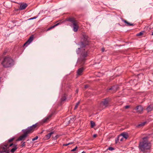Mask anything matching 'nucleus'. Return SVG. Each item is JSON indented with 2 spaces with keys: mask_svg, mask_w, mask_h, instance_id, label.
I'll return each mask as SVG.
<instances>
[{
  "mask_svg": "<svg viewBox=\"0 0 153 153\" xmlns=\"http://www.w3.org/2000/svg\"><path fill=\"white\" fill-rule=\"evenodd\" d=\"M89 86L88 85H86L85 86V88H86L88 87Z\"/></svg>",
  "mask_w": 153,
  "mask_h": 153,
  "instance_id": "36",
  "label": "nucleus"
},
{
  "mask_svg": "<svg viewBox=\"0 0 153 153\" xmlns=\"http://www.w3.org/2000/svg\"><path fill=\"white\" fill-rule=\"evenodd\" d=\"M54 133L53 131L51 132L50 133L45 135L44 137V139L45 140H47L50 138L52 134Z\"/></svg>",
  "mask_w": 153,
  "mask_h": 153,
  "instance_id": "14",
  "label": "nucleus"
},
{
  "mask_svg": "<svg viewBox=\"0 0 153 153\" xmlns=\"http://www.w3.org/2000/svg\"><path fill=\"white\" fill-rule=\"evenodd\" d=\"M119 140H120L118 139V137L115 140V143H117Z\"/></svg>",
  "mask_w": 153,
  "mask_h": 153,
  "instance_id": "33",
  "label": "nucleus"
},
{
  "mask_svg": "<svg viewBox=\"0 0 153 153\" xmlns=\"http://www.w3.org/2000/svg\"><path fill=\"white\" fill-rule=\"evenodd\" d=\"M59 23H57V24L53 25V26H51V27H49V28H48L47 31H48V30H51V29L54 28L55 27H56V26H57L58 25H59Z\"/></svg>",
  "mask_w": 153,
  "mask_h": 153,
  "instance_id": "20",
  "label": "nucleus"
},
{
  "mask_svg": "<svg viewBox=\"0 0 153 153\" xmlns=\"http://www.w3.org/2000/svg\"><path fill=\"white\" fill-rule=\"evenodd\" d=\"M93 137L94 138L96 137H97V135L96 134H94L93 135Z\"/></svg>",
  "mask_w": 153,
  "mask_h": 153,
  "instance_id": "37",
  "label": "nucleus"
},
{
  "mask_svg": "<svg viewBox=\"0 0 153 153\" xmlns=\"http://www.w3.org/2000/svg\"><path fill=\"white\" fill-rule=\"evenodd\" d=\"M84 70V68L83 67L79 68L77 71V75L78 76L81 75Z\"/></svg>",
  "mask_w": 153,
  "mask_h": 153,
  "instance_id": "12",
  "label": "nucleus"
},
{
  "mask_svg": "<svg viewBox=\"0 0 153 153\" xmlns=\"http://www.w3.org/2000/svg\"><path fill=\"white\" fill-rule=\"evenodd\" d=\"M91 127L93 128L95 126V123L93 121H91Z\"/></svg>",
  "mask_w": 153,
  "mask_h": 153,
  "instance_id": "24",
  "label": "nucleus"
},
{
  "mask_svg": "<svg viewBox=\"0 0 153 153\" xmlns=\"http://www.w3.org/2000/svg\"><path fill=\"white\" fill-rule=\"evenodd\" d=\"M37 17H38V16H36L33 17L31 18H30L28 19V20H31L32 19H36Z\"/></svg>",
  "mask_w": 153,
  "mask_h": 153,
  "instance_id": "28",
  "label": "nucleus"
},
{
  "mask_svg": "<svg viewBox=\"0 0 153 153\" xmlns=\"http://www.w3.org/2000/svg\"><path fill=\"white\" fill-rule=\"evenodd\" d=\"M108 149L110 151H112L114 150V148L112 147H109L108 148Z\"/></svg>",
  "mask_w": 153,
  "mask_h": 153,
  "instance_id": "30",
  "label": "nucleus"
},
{
  "mask_svg": "<svg viewBox=\"0 0 153 153\" xmlns=\"http://www.w3.org/2000/svg\"><path fill=\"white\" fill-rule=\"evenodd\" d=\"M87 51L81 54L80 57L78 59L77 62L81 65L84 64L86 60V58L87 56Z\"/></svg>",
  "mask_w": 153,
  "mask_h": 153,
  "instance_id": "5",
  "label": "nucleus"
},
{
  "mask_svg": "<svg viewBox=\"0 0 153 153\" xmlns=\"http://www.w3.org/2000/svg\"><path fill=\"white\" fill-rule=\"evenodd\" d=\"M104 50H105V49L104 48H102V52H103L104 51Z\"/></svg>",
  "mask_w": 153,
  "mask_h": 153,
  "instance_id": "39",
  "label": "nucleus"
},
{
  "mask_svg": "<svg viewBox=\"0 0 153 153\" xmlns=\"http://www.w3.org/2000/svg\"><path fill=\"white\" fill-rule=\"evenodd\" d=\"M151 145L148 141V137H145L143 138L142 142H140L139 148L141 151L144 153L149 152Z\"/></svg>",
  "mask_w": 153,
  "mask_h": 153,
  "instance_id": "1",
  "label": "nucleus"
},
{
  "mask_svg": "<svg viewBox=\"0 0 153 153\" xmlns=\"http://www.w3.org/2000/svg\"><path fill=\"white\" fill-rule=\"evenodd\" d=\"M38 136H36V137H34L32 139V140L33 141H34L35 140H36L37 139H38Z\"/></svg>",
  "mask_w": 153,
  "mask_h": 153,
  "instance_id": "32",
  "label": "nucleus"
},
{
  "mask_svg": "<svg viewBox=\"0 0 153 153\" xmlns=\"http://www.w3.org/2000/svg\"><path fill=\"white\" fill-rule=\"evenodd\" d=\"M81 153H85V151H83Z\"/></svg>",
  "mask_w": 153,
  "mask_h": 153,
  "instance_id": "40",
  "label": "nucleus"
},
{
  "mask_svg": "<svg viewBox=\"0 0 153 153\" xmlns=\"http://www.w3.org/2000/svg\"><path fill=\"white\" fill-rule=\"evenodd\" d=\"M80 103V102L79 101L78 102H77L76 104V105L75 106V107L74 108V109L75 110L78 107L79 104Z\"/></svg>",
  "mask_w": 153,
  "mask_h": 153,
  "instance_id": "25",
  "label": "nucleus"
},
{
  "mask_svg": "<svg viewBox=\"0 0 153 153\" xmlns=\"http://www.w3.org/2000/svg\"><path fill=\"white\" fill-rule=\"evenodd\" d=\"M118 139L120 141H123L124 140V138L122 136V135H120L118 136Z\"/></svg>",
  "mask_w": 153,
  "mask_h": 153,
  "instance_id": "22",
  "label": "nucleus"
},
{
  "mask_svg": "<svg viewBox=\"0 0 153 153\" xmlns=\"http://www.w3.org/2000/svg\"><path fill=\"white\" fill-rule=\"evenodd\" d=\"M143 34V32H141L137 34L136 36H142Z\"/></svg>",
  "mask_w": 153,
  "mask_h": 153,
  "instance_id": "27",
  "label": "nucleus"
},
{
  "mask_svg": "<svg viewBox=\"0 0 153 153\" xmlns=\"http://www.w3.org/2000/svg\"><path fill=\"white\" fill-rule=\"evenodd\" d=\"M120 135H122L123 138L125 139V140H126L128 138V134L125 132L122 133Z\"/></svg>",
  "mask_w": 153,
  "mask_h": 153,
  "instance_id": "16",
  "label": "nucleus"
},
{
  "mask_svg": "<svg viewBox=\"0 0 153 153\" xmlns=\"http://www.w3.org/2000/svg\"><path fill=\"white\" fill-rule=\"evenodd\" d=\"M111 100L109 98H107L103 100L100 103V106L102 108H104L108 105L109 102Z\"/></svg>",
  "mask_w": 153,
  "mask_h": 153,
  "instance_id": "7",
  "label": "nucleus"
},
{
  "mask_svg": "<svg viewBox=\"0 0 153 153\" xmlns=\"http://www.w3.org/2000/svg\"><path fill=\"white\" fill-rule=\"evenodd\" d=\"M77 146H76V147L74 149H73L71 150V151H74L76 150V149H77Z\"/></svg>",
  "mask_w": 153,
  "mask_h": 153,
  "instance_id": "34",
  "label": "nucleus"
},
{
  "mask_svg": "<svg viewBox=\"0 0 153 153\" xmlns=\"http://www.w3.org/2000/svg\"><path fill=\"white\" fill-rule=\"evenodd\" d=\"M78 92V91L77 90L76 91V92Z\"/></svg>",
  "mask_w": 153,
  "mask_h": 153,
  "instance_id": "41",
  "label": "nucleus"
},
{
  "mask_svg": "<svg viewBox=\"0 0 153 153\" xmlns=\"http://www.w3.org/2000/svg\"><path fill=\"white\" fill-rule=\"evenodd\" d=\"M129 107V105H126L125 106V108L126 109H127V108H128Z\"/></svg>",
  "mask_w": 153,
  "mask_h": 153,
  "instance_id": "35",
  "label": "nucleus"
},
{
  "mask_svg": "<svg viewBox=\"0 0 153 153\" xmlns=\"http://www.w3.org/2000/svg\"><path fill=\"white\" fill-rule=\"evenodd\" d=\"M27 6V5L26 3H22L20 5L19 9L21 10L25 9Z\"/></svg>",
  "mask_w": 153,
  "mask_h": 153,
  "instance_id": "13",
  "label": "nucleus"
},
{
  "mask_svg": "<svg viewBox=\"0 0 153 153\" xmlns=\"http://www.w3.org/2000/svg\"><path fill=\"white\" fill-rule=\"evenodd\" d=\"M146 109L148 112H150L153 110V106L152 105H149L146 108Z\"/></svg>",
  "mask_w": 153,
  "mask_h": 153,
  "instance_id": "17",
  "label": "nucleus"
},
{
  "mask_svg": "<svg viewBox=\"0 0 153 153\" xmlns=\"http://www.w3.org/2000/svg\"><path fill=\"white\" fill-rule=\"evenodd\" d=\"M73 143H74V142L70 143H68V144H63V146H67L69 144H73Z\"/></svg>",
  "mask_w": 153,
  "mask_h": 153,
  "instance_id": "29",
  "label": "nucleus"
},
{
  "mask_svg": "<svg viewBox=\"0 0 153 153\" xmlns=\"http://www.w3.org/2000/svg\"><path fill=\"white\" fill-rule=\"evenodd\" d=\"M118 87V86L117 85L113 86L111 87V88H109L107 89V91H108L109 90H111L112 91V92L114 93L117 90Z\"/></svg>",
  "mask_w": 153,
  "mask_h": 153,
  "instance_id": "10",
  "label": "nucleus"
},
{
  "mask_svg": "<svg viewBox=\"0 0 153 153\" xmlns=\"http://www.w3.org/2000/svg\"><path fill=\"white\" fill-rule=\"evenodd\" d=\"M66 99V96L65 95L63 96L61 99V101L62 102L65 101Z\"/></svg>",
  "mask_w": 153,
  "mask_h": 153,
  "instance_id": "23",
  "label": "nucleus"
},
{
  "mask_svg": "<svg viewBox=\"0 0 153 153\" xmlns=\"http://www.w3.org/2000/svg\"><path fill=\"white\" fill-rule=\"evenodd\" d=\"M1 148L3 149L4 152H6L7 150V149L9 148L8 143H5L2 146Z\"/></svg>",
  "mask_w": 153,
  "mask_h": 153,
  "instance_id": "15",
  "label": "nucleus"
},
{
  "mask_svg": "<svg viewBox=\"0 0 153 153\" xmlns=\"http://www.w3.org/2000/svg\"><path fill=\"white\" fill-rule=\"evenodd\" d=\"M14 139H15L14 137H13V138H12L9 139L8 140L7 143H10V142H12L14 140Z\"/></svg>",
  "mask_w": 153,
  "mask_h": 153,
  "instance_id": "26",
  "label": "nucleus"
},
{
  "mask_svg": "<svg viewBox=\"0 0 153 153\" xmlns=\"http://www.w3.org/2000/svg\"><path fill=\"white\" fill-rule=\"evenodd\" d=\"M67 21L70 22L73 25V30L75 32H76L79 27L78 22L73 17H70L67 19Z\"/></svg>",
  "mask_w": 153,
  "mask_h": 153,
  "instance_id": "4",
  "label": "nucleus"
},
{
  "mask_svg": "<svg viewBox=\"0 0 153 153\" xmlns=\"http://www.w3.org/2000/svg\"><path fill=\"white\" fill-rule=\"evenodd\" d=\"M25 142H22L21 143V146L22 147L24 146H25Z\"/></svg>",
  "mask_w": 153,
  "mask_h": 153,
  "instance_id": "31",
  "label": "nucleus"
},
{
  "mask_svg": "<svg viewBox=\"0 0 153 153\" xmlns=\"http://www.w3.org/2000/svg\"><path fill=\"white\" fill-rule=\"evenodd\" d=\"M147 123L146 121L144 122L143 123H141L140 124H139L137 126L138 127H142L144 126L145 124Z\"/></svg>",
  "mask_w": 153,
  "mask_h": 153,
  "instance_id": "21",
  "label": "nucleus"
},
{
  "mask_svg": "<svg viewBox=\"0 0 153 153\" xmlns=\"http://www.w3.org/2000/svg\"><path fill=\"white\" fill-rule=\"evenodd\" d=\"M136 109L137 110V111L139 113H142L143 111V107L141 105H138L136 107Z\"/></svg>",
  "mask_w": 153,
  "mask_h": 153,
  "instance_id": "11",
  "label": "nucleus"
},
{
  "mask_svg": "<svg viewBox=\"0 0 153 153\" xmlns=\"http://www.w3.org/2000/svg\"><path fill=\"white\" fill-rule=\"evenodd\" d=\"M9 153V152H6V153Z\"/></svg>",
  "mask_w": 153,
  "mask_h": 153,
  "instance_id": "43",
  "label": "nucleus"
},
{
  "mask_svg": "<svg viewBox=\"0 0 153 153\" xmlns=\"http://www.w3.org/2000/svg\"><path fill=\"white\" fill-rule=\"evenodd\" d=\"M152 35H153V32L152 33Z\"/></svg>",
  "mask_w": 153,
  "mask_h": 153,
  "instance_id": "42",
  "label": "nucleus"
},
{
  "mask_svg": "<svg viewBox=\"0 0 153 153\" xmlns=\"http://www.w3.org/2000/svg\"><path fill=\"white\" fill-rule=\"evenodd\" d=\"M13 148L11 150L10 152L12 153H13L17 149V146L16 145L14 144L13 145Z\"/></svg>",
  "mask_w": 153,
  "mask_h": 153,
  "instance_id": "19",
  "label": "nucleus"
},
{
  "mask_svg": "<svg viewBox=\"0 0 153 153\" xmlns=\"http://www.w3.org/2000/svg\"><path fill=\"white\" fill-rule=\"evenodd\" d=\"M34 38V36L32 35L29 38L27 41L25 43L24 46H27L30 43L33 41Z\"/></svg>",
  "mask_w": 153,
  "mask_h": 153,
  "instance_id": "9",
  "label": "nucleus"
},
{
  "mask_svg": "<svg viewBox=\"0 0 153 153\" xmlns=\"http://www.w3.org/2000/svg\"><path fill=\"white\" fill-rule=\"evenodd\" d=\"M1 64L4 68H10L14 65V60L11 57L6 56L4 57Z\"/></svg>",
  "mask_w": 153,
  "mask_h": 153,
  "instance_id": "3",
  "label": "nucleus"
},
{
  "mask_svg": "<svg viewBox=\"0 0 153 153\" xmlns=\"http://www.w3.org/2000/svg\"><path fill=\"white\" fill-rule=\"evenodd\" d=\"M82 39L84 42H81L80 43V46L81 47H84L86 45H87L88 42V36L85 33L82 34Z\"/></svg>",
  "mask_w": 153,
  "mask_h": 153,
  "instance_id": "6",
  "label": "nucleus"
},
{
  "mask_svg": "<svg viewBox=\"0 0 153 153\" xmlns=\"http://www.w3.org/2000/svg\"><path fill=\"white\" fill-rule=\"evenodd\" d=\"M54 112H52L50 114L48 115L47 116L43 118L41 121V123L43 124L47 123L51 119V117L54 114Z\"/></svg>",
  "mask_w": 153,
  "mask_h": 153,
  "instance_id": "8",
  "label": "nucleus"
},
{
  "mask_svg": "<svg viewBox=\"0 0 153 153\" xmlns=\"http://www.w3.org/2000/svg\"><path fill=\"white\" fill-rule=\"evenodd\" d=\"M39 127L38 123H36L30 127H28L27 129L22 130L23 134L20 136L18 138L17 140L20 141L25 139L27 136L28 134L32 133L36 128Z\"/></svg>",
  "mask_w": 153,
  "mask_h": 153,
  "instance_id": "2",
  "label": "nucleus"
},
{
  "mask_svg": "<svg viewBox=\"0 0 153 153\" xmlns=\"http://www.w3.org/2000/svg\"><path fill=\"white\" fill-rule=\"evenodd\" d=\"M14 145V144H13V143H11L9 146V147H10V146H12V145L13 146Z\"/></svg>",
  "mask_w": 153,
  "mask_h": 153,
  "instance_id": "38",
  "label": "nucleus"
},
{
  "mask_svg": "<svg viewBox=\"0 0 153 153\" xmlns=\"http://www.w3.org/2000/svg\"><path fill=\"white\" fill-rule=\"evenodd\" d=\"M121 20L122 21L124 22L128 26L134 25V24H133L130 23L128 22L126 20L124 19L123 18L121 19Z\"/></svg>",
  "mask_w": 153,
  "mask_h": 153,
  "instance_id": "18",
  "label": "nucleus"
}]
</instances>
